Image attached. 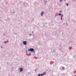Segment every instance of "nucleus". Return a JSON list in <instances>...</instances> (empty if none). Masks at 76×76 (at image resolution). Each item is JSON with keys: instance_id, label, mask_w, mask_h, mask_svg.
Returning <instances> with one entry per match:
<instances>
[{"instance_id": "f257e3e1", "label": "nucleus", "mask_w": 76, "mask_h": 76, "mask_svg": "<svg viewBox=\"0 0 76 76\" xmlns=\"http://www.w3.org/2000/svg\"><path fill=\"white\" fill-rule=\"evenodd\" d=\"M28 51H34V49L32 48H30L28 50Z\"/></svg>"}, {"instance_id": "f03ea898", "label": "nucleus", "mask_w": 76, "mask_h": 76, "mask_svg": "<svg viewBox=\"0 0 76 76\" xmlns=\"http://www.w3.org/2000/svg\"><path fill=\"white\" fill-rule=\"evenodd\" d=\"M23 44L24 45H26V41H24L23 42Z\"/></svg>"}, {"instance_id": "7ed1b4c3", "label": "nucleus", "mask_w": 76, "mask_h": 76, "mask_svg": "<svg viewBox=\"0 0 76 76\" xmlns=\"http://www.w3.org/2000/svg\"><path fill=\"white\" fill-rule=\"evenodd\" d=\"M44 12H42V13L41 14V16H43V15H44Z\"/></svg>"}, {"instance_id": "20e7f679", "label": "nucleus", "mask_w": 76, "mask_h": 76, "mask_svg": "<svg viewBox=\"0 0 76 76\" xmlns=\"http://www.w3.org/2000/svg\"><path fill=\"white\" fill-rule=\"evenodd\" d=\"M20 72H22L23 71V68H20Z\"/></svg>"}, {"instance_id": "39448f33", "label": "nucleus", "mask_w": 76, "mask_h": 76, "mask_svg": "<svg viewBox=\"0 0 76 76\" xmlns=\"http://www.w3.org/2000/svg\"><path fill=\"white\" fill-rule=\"evenodd\" d=\"M63 15H62L61 17V20H62V18H63Z\"/></svg>"}, {"instance_id": "423d86ee", "label": "nucleus", "mask_w": 76, "mask_h": 76, "mask_svg": "<svg viewBox=\"0 0 76 76\" xmlns=\"http://www.w3.org/2000/svg\"><path fill=\"white\" fill-rule=\"evenodd\" d=\"M45 74H46V73L45 72H43V75H45Z\"/></svg>"}, {"instance_id": "0eeeda50", "label": "nucleus", "mask_w": 76, "mask_h": 76, "mask_svg": "<svg viewBox=\"0 0 76 76\" xmlns=\"http://www.w3.org/2000/svg\"><path fill=\"white\" fill-rule=\"evenodd\" d=\"M43 74H40V75L41 76H43Z\"/></svg>"}, {"instance_id": "6e6552de", "label": "nucleus", "mask_w": 76, "mask_h": 76, "mask_svg": "<svg viewBox=\"0 0 76 76\" xmlns=\"http://www.w3.org/2000/svg\"><path fill=\"white\" fill-rule=\"evenodd\" d=\"M58 15H61V14L59 13Z\"/></svg>"}, {"instance_id": "1a4fd4ad", "label": "nucleus", "mask_w": 76, "mask_h": 76, "mask_svg": "<svg viewBox=\"0 0 76 76\" xmlns=\"http://www.w3.org/2000/svg\"><path fill=\"white\" fill-rule=\"evenodd\" d=\"M38 76H40V74H39Z\"/></svg>"}, {"instance_id": "9d476101", "label": "nucleus", "mask_w": 76, "mask_h": 76, "mask_svg": "<svg viewBox=\"0 0 76 76\" xmlns=\"http://www.w3.org/2000/svg\"><path fill=\"white\" fill-rule=\"evenodd\" d=\"M66 4V5L67 6H68V4Z\"/></svg>"}, {"instance_id": "9b49d317", "label": "nucleus", "mask_w": 76, "mask_h": 76, "mask_svg": "<svg viewBox=\"0 0 76 76\" xmlns=\"http://www.w3.org/2000/svg\"><path fill=\"white\" fill-rule=\"evenodd\" d=\"M60 1H61V2H62V1H61V0H60Z\"/></svg>"}, {"instance_id": "f8f14e48", "label": "nucleus", "mask_w": 76, "mask_h": 76, "mask_svg": "<svg viewBox=\"0 0 76 76\" xmlns=\"http://www.w3.org/2000/svg\"><path fill=\"white\" fill-rule=\"evenodd\" d=\"M59 12H60L61 13V11H59Z\"/></svg>"}, {"instance_id": "ddd939ff", "label": "nucleus", "mask_w": 76, "mask_h": 76, "mask_svg": "<svg viewBox=\"0 0 76 76\" xmlns=\"http://www.w3.org/2000/svg\"><path fill=\"white\" fill-rule=\"evenodd\" d=\"M62 69H64V68L62 67Z\"/></svg>"}, {"instance_id": "4468645a", "label": "nucleus", "mask_w": 76, "mask_h": 76, "mask_svg": "<svg viewBox=\"0 0 76 76\" xmlns=\"http://www.w3.org/2000/svg\"><path fill=\"white\" fill-rule=\"evenodd\" d=\"M30 35H31V34H30Z\"/></svg>"}, {"instance_id": "2eb2a0df", "label": "nucleus", "mask_w": 76, "mask_h": 76, "mask_svg": "<svg viewBox=\"0 0 76 76\" xmlns=\"http://www.w3.org/2000/svg\"><path fill=\"white\" fill-rule=\"evenodd\" d=\"M67 23H66V24H67Z\"/></svg>"}, {"instance_id": "dca6fc26", "label": "nucleus", "mask_w": 76, "mask_h": 76, "mask_svg": "<svg viewBox=\"0 0 76 76\" xmlns=\"http://www.w3.org/2000/svg\"><path fill=\"white\" fill-rule=\"evenodd\" d=\"M74 76H76V75H75Z\"/></svg>"}, {"instance_id": "f3484780", "label": "nucleus", "mask_w": 76, "mask_h": 76, "mask_svg": "<svg viewBox=\"0 0 76 76\" xmlns=\"http://www.w3.org/2000/svg\"><path fill=\"white\" fill-rule=\"evenodd\" d=\"M1 48H2V46H1Z\"/></svg>"}, {"instance_id": "a211bd4d", "label": "nucleus", "mask_w": 76, "mask_h": 76, "mask_svg": "<svg viewBox=\"0 0 76 76\" xmlns=\"http://www.w3.org/2000/svg\"><path fill=\"white\" fill-rule=\"evenodd\" d=\"M7 42H8V41H7Z\"/></svg>"}, {"instance_id": "6ab92c4d", "label": "nucleus", "mask_w": 76, "mask_h": 76, "mask_svg": "<svg viewBox=\"0 0 76 76\" xmlns=\"http://www.w3.org/2000/svg\"><path fill=\"white\" fill-rule=\"evenodd\" d=\"M32 32H33V31H32Z\"/></svg>"}]
</instances>
